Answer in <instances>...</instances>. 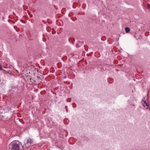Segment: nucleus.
Listing matches in <instances>:
<instances>
[{
    "instance_id": "1",
    "label": "nucleus",
    "mask_w": 150,
    "mask_h": 150,
    "mask_svg": "<svg viewBox=\"0 0 150 150\" xmlns=\"http://www.w3.org/2000/svg\"><path fill=\"white\" fill-rule=\"evenodd\" d=\"M20 142L18 141H14L11 142L9 144V146L11 150H20Z\"/></svg>"
},
{
    "instance_id": "2",
    "label": "nucleus",
    "mask_w": 150,
    "mask_h": 150,
    "mask_svg": "<svg viewBox=\"0 0 150 150\" xmlns=\"http://www.w3.org/2000/svg\"><path fill=\"white\" fill-rule=\"evenodd\" d=\"M32 142V140L30 139H27L26 144H25L26 147H28L29 146L31 145Z\"/></svg>"
},
{
    "instance_id": "3",
    "label": "nucleus",
    "mask_w": 150,
    "mask_h": 150,
    "mask_svg": "<svg viewBox=\"0 0 150 150\" xmlns=\"http://www.w3.org/2000/svg\"><path fill=\"white\" fill-rule=\"evenodd\" d=\"M143 103L144 106L146 105V106H148V104L147 103L146 101L143 100Z\"/></svg>"
},
{
    "instance_id": "4",
    "label": "nucleus",
    "mask_w": 150,
    "mask_h": 150,
    "mask_svg": "<svg viewBox=\"0 0 150 150\" xmlns=\"http://www.w3.org/2000/svg\"><path fill=\"white\" fill-rule=\"evenodd\" d=\"M125 31L126 33H128L130 31V29L128 27H126L125 28Z\"/></svg>"
},
{
    "instance_id": "5",
    "label": "nucleus",
    "mask_w": 150,
    "mask_h": 150,
    "mask_svg": "<svg viewBox=\"0 0 150 150\" xmlns=\"http://www.w3.org/2000/svg\"><path fill=\"white\" fill-rule=\"evenodd\" d=\"M148 7L150 8V4H148Z\"/></svg>"
}]
</instances>
